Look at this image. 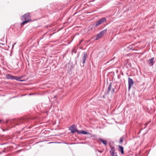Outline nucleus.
<instances>
[{"label": "nucleus", "instance_id": "nucleus-5", "mask_svg": "<svg viewBox=\"0 0 156 156\" xmlns=\"http://www.w3.org/2000/svg\"><path fill=\"white\" fill-rule=\"evenodd\" d=\"M106 21V19L105 18H103L97 21L95 24V27H97L100 24Z\"/></svg>", "mask_w": 156, "mask_h": 156}, {"label": "nucleus", "instance_id": "nucleus-6", "mask_svg": "<svg viewBox=\"0 0 156 156\" xmlns=\"http://www.w3.org/2000/svg\"><path fill=\"white\" fill-rule=\"evenodd\" d=\"M69 129L71 131V132L72 133H74L76 132L78 133V132L79 131L77 129L75 125H73L71 126L69 128Z\"/></svg>", "mask_w": 156, "mask_h": 156}, {"label": "nucleus", "instance_id": "nucleus-22", "mask_svg": "<svg viewBox=\"0 0 156 156\" xmlns=\"http://www.w3.org/2000/svg\"><path fill=\"white\" fill-rule=\"evenodd\" d=\"M90 41V40H87V41H85V44H86L87 43H88Z\"/></svg>", "mask_w": 156, "mask_h": 156}, {"label": "nucleus", "instance_id": "nucleus-1", "mask_svg": "<svg viewBox=\"0 0 156 156\" xmlns=\"http://www.w3.org/2000/svg\"><path fill=\"white\" fill-rule=\"evenodd\" d=\"M22 20H25L24 21L21 23V26L23 25L26 23L31 21L30 19V16L29 13L26 14L22 16Z\"/></svg>", "mask_w": 156, "mask_h": 156}, {"label": "nucleus", "instance_id": "nucleus-18", "mask_svg": "<svg viewBox=\"0 0 156 156\" xmlns=\"http://www.w3.org/2000/svg\"><path fill=\"white\" fill-rule=\"evenodd\" d=\"M132 45H130L128 47V48L129 50H131L132 49Z\"/></svg>", "mask_w": 156, "mask_h": 156}, {"label": "nucleus", "instance_id": "nucleus-21", "mask_svg": "<svg viewBox=\"0 0 156 156\" xmlns=\"http://www.w3.org/2000/svg\"><path fill=\"white\" fill-rule=\"evenodd\" d=\"M83 41V40H81L79 44V45H80V44Z\"/></svg>", "mask_w": 156, "mask_h": 156}, {"label": "nucleus", "instance_id": "nucleus-7", "mask_svg": "<svg viewBox=\"0 0 156 156\" xmlns=\"http://www.w3.org/2000/svg\"><path fill=\"white\" fill-rule=\"evenodd\" d=\"M134 84L133 80L130 77L128 78V89L130 90Z\"/></svg>", "mask_w": 156, "mask_h": 156}, {"label": "nucleus", "instance_id": "nucleus-11", "mask_svg": "<svg viewBox=\"0 0 156 156\" xmlns=\"http://www.w3.org/2000/svg\"><path fill=\"white\" fill-rule=\"evenodd\" d=\"M78 133L91 135V134L90 133L86 132L84 130H81L80 131H78Z\"/></svg>", "mask_w": 156, "mask_h": 156}, {"label": "nucleus", "instance_id": "nucleus-15", "mask_svg": "<svg viewBox=\"0 0 156 156\" xmlns=\"http://www.w3.org/2000/svg\"><path fill=\"white\" fill-rule=\"evenodd\" d=\"M90 13V12H89L87 11V10H86L85 12H84V13H82L83 16H86L85 14H89ZM87 16H88V15H86Z\"/></svg>", "mask_w": 156, "mask_h": 156}, {"label": "nucleus", "instance_id": "nucleus-19", "mask_svg": "<svg viewBox=\"0 0 156 156\" xmlns=\"http://www.w3.org/2000/svg\"><path fill=\"white\" fill-rule=\"evenodd\" d=\"M111 156H118L117 154V153H115V154H112L111 155Z\"/></svg>", "mask_w": 156, "mask_h": 156}, {"label": "nucleus", "instance_id": "nucleus-8", "mask_svg": "<svg viewBox=\"0 0 156 156\" xmlns=\"http://www.w3.org/2000/svg\"><path fill=\"white\" fill-rule=\"evenodd\" d=\"M17 120H21V121H18V122H17V124L16 125H19L21 124L22 123H25V121L26 120V118H22L19 119H17Z\"/></svg>", "mask_w": 156, "mask_h": 156}, {"label": "nucleus", "instance_id": "nucleus-16", "mask_svg": "<svg viewBox=\"0 0 156 156\" xmlns=\"http://www.w3.org/2000/svg\"><path fill=\"white\" fill-rule=\"evenodd\" d=\"M124 140V137L122 136L120 138V140L119 141V143L122 144Z\"/></svg>", "mask_w": 156, "mask_h": 156}, {"label": "nucleus", "instance_id": "nucleus-10", "mask_svg": "<svg viewBox=\"0 0 156 156\" xmlns=\"http://www.w3.org/2000/svg\"><path fill=\"white\" fill-rule=\"evenodd\" d=\"M110 148L111 149V150L110 151V155L115 154L116 153H115V148L114 147H112L111 146Z\"/></svg>", "mask_w": 156, "mask_h": 156}, {"label": "nucleus", "instance_id": "nucleus-13", "mask_svg": "<svg viewBox=\"0 0 156 156\" xmlns=\"http://www.w3.org/2000/svg\"><path fill=\"white\" fill-rule=\"evenodd\" d=\"M99 140L103 144L105 145H106L107 144V141L106 140H104L102 138H99Z\"/></svg>", "mask_w": 156, "mask_h": 156}, {"label": "nucleus", "instance_id": "nucleus-23", "mask_svg": "<svg viewBox=\"0 0 156 156\" xmlns=\"http://www.w3.org/2000/svg\"><path fill=\"white\" fill-rule=\"evenodd\" d=\"M114 92V88L112 89V92Z\"/></svg>", "mask_w": 156, "mask_h": 156}, {"label": "nucleus", "instance_id": "nucleus-3", "mask_svg": "<svg viewBox=\"0 0 156 156\" xmlns=\"http://www.w3.org/2000/svg\"><path fill=\"white\" fill-rule=\"evenodd\" d=\"M87 57V54L86 52L84 53L82 60L80 61V64L81 67L84 66V64L86 62Z\"/></svg>", "mask_w": 156, "mask_h": 156}, {"label": "nucleus", "instance_id": "nucleus-14", "mask_svg": "<svg viewBox=\"0 0 156 156\" xmlns=\"http://www.w3.org/2000/svg\"><path fill=\"white\" fill-rule=\"evenodd\" d=\"M154 59V58H152L151 59H149V61L150 62V64H151V65L152 66L153 65V60Z\"/></svg>", "mask_w": 156, "mask_h": 156}, {"label": "nucleus", "instance_id": "nucleus-17", "mask_svg": "<svg viewBox=\"0 0 156 156\" xmlns=\"http://www.w3.org/2000/svg\"><path fill=\"white\" fill-rule=\"evenodd\" d=\"M111 87H112V83H110V84H109V85L108 87V93L111 90Z\"/></svg>", "mask_w": 156, "mask_h": 156}, {"label": "nucleus", "instance_id": "nucleus-24", "mask_svg": "<svg viewBox=\"0 0 156 156\" xmlns=\"http://www.w3.org/2000/svg\"><path fill=\"white\" fill-rule=\"evenodd\" d=\"M80 12V11H79V12H77H77ZM76 12L75 13V14H76Z\"/></svg>", "mask_w": 156, "mask_h": 156}, {"label": "nucleus", "instance_id": "nucleus-2", "mask_svg": "<svg viewBox=\"0 0 156 156\" xmlns=\"http://www.w3.org/2000/svg\"><path fill=\"white\" fill-rule=\"evenodd\" d=\"M6 78L8 79H11V80H16L18 81H23V80H20V79L22 77V76L20 77H17L16 76H13L11 74H8L6 75Z\"/></svg>", "mask_w": 156, "mask_h": 156}, {"label": "nucleus", "instance_id": "nucleus-12", "mask_svg": "<svg viewBox=\"0 0 156 156\" xmlns=\"http://www.w3.org/2000/svg\"><path fill=\"white\" fill-rule=\"evenodd\" d=\"M118 147H119L118 151L121 152V154H124V152L123 147L120 145H119Z\"/></svg>", "mask_w": 156, "mask_h": 156}, {"label": "nucleus", "instance_id": "nucleus-4", "mask_svg": "<svg viewBox=\"0 0 156 156\" xmlns=\"http://www.w3.org/2000/svg\"><path fill=\"white\" fill-rule=\"evenodd\" d=\"M107 29H105L104 30H102L99 33L97 34L96 37L95 39V40L97 41L98 39L101 38L107 32Z\"/></svg>", "mask_w": 156, "mask_h": 156}, {"label": "nucleus", "instance_id": "nucleus-25", "mask_svg": "<svg viewBox=\"0 0 156 156\" xmlns=\"http://www.w3.org/2000/svg\"><path fill=\"white\" fill-rule=\"evenodd\" d=\"M3 131H4L5 130H4V129H3Z\"/></svg>", "mask_w": 156, "mask_h": 156}, {"label": "nucleus", "instance_id": "nucleus-9", "mask_svg": "<svg viewBox=\"0 0 156 156\" xmlns=\"http://www.w3.org/2000/svg\"><path fill=\"white\" fill-rule=\"evenodd\" d=\"M20 120H17V119H14L10 121V123L12 125H16L17 122H18V121H21Z\"/></svg>", "mask_w": 156, "mask_h": 156}, {"label": "nucleus", "instance_id": "nucleus-20", "mask_svg": "<svg viewBox=\"0 0 156 156\" xmlns=\"http://www.w3.org/2000/svg\"><path fill=\"white\" fill-rule=\"evenodd\" d=\"M150 121L149 122H146L145 124V126H147V125H148L149 123L150 122Z\"/></svg>", "mask_w": 156, "mask_h": 156}]
</instances>
